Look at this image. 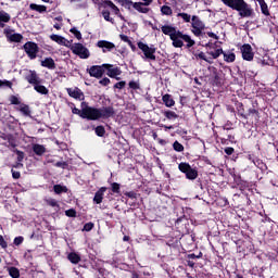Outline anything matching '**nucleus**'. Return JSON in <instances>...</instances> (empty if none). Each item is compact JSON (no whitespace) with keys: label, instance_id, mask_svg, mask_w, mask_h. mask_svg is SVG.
I'll return each mask as SVG.
<instances>
[{"label":"nucleus","instance_id":"nucleus-1","mask_svg":"<svg viewBox=\"0 0 278 278\" xmlns=\"http://www.w3.org/2000/svg\"><path fill=\"white\" fill-rule=\"evenodd\" d=\"M173 40V46L176 48L184 47V41L187 42V47H194V40L190 38L188 35H184L181 31L178 30V33L170 38Z\"/></svg>","mask_w":278,"mask_h":278},{"label":"nucleus","instance_id":"nucleus-2","mask_svg":"<svg viewBox=\"0 0 278 278\" xmlns=\"http://www.w3.org/2000/svg\"><path fill=\"white\" fill-rule=\"evenodd\" d=\"M80 118H87L88 121H99L101 118L99 109L91 106H85L81 109Z\"/></svg>","mask_w":278,"mask_h":278},{"label":"nucleus","instance_id":"nucleus-3","mask_svg":"<svg viewBox=\"0 0 278 278\" xmlns=\"http://www.w3.org/2000/svg\"><path fill=\"white\" fill-rule=\"evenodd\" d=\"M71 50L74 55H78V58L81 60H88L90 58V50H88V48L81 43L72 45Z\"/></svg>","mask_w":278,"mask_h":278},{"label":"nucleus","instance_id":"nucleus-4","mask_svg":"<svg viewBox=\"0 0 278 278\" xmlns=\"http://www.w3.org/2000/svg\"><path fill=\"white\" fill-rule=\"evenodd\" d=\"M178 168L181 173H185L187 179L193 180L199 177V173L197 172V169L192 168L188 163H180L178 165Z\"/></svg>","mask_w":278,"mask_h":278},{"label":"nucleus","instance_id":"nucleus-5","mask_svg":"<svg viewBox=\"0 0 278 278\" xmlns=\"http://www.w3.org/2000/svg\"><path fill=\"white\" fill-rule=\"evenodd\" d=\"M137 45L139 49L142 50L146 60H152L153 62H155V48L149 47V45L142 41H139Z\"/></svg>","mask_w":278,"mask_h":278},{"label":"nucleus","instance_id":"nucleus-6","mask_svg":"<svg viewBox=\"0 0 278 278\" xmlns=\"http://www.w3.org/2000/svg\"><path fill=\"white\" fill-rule=\"evenodd\" d=\"M235 10L239 12V16H241V18H249L253 16V9L244 0Z\"/></svg>","mask_w":278,"mask_h":278},{"label":"nucleus","instance_id":"nucleus-7","mask_svg":"<svg viewBox=\"0 0 278 278\" xmlns=\"http://www.w3.org/2000/svg\"><path fill=\"white\" fill-rule=\"evenodd\" d=\"M203 29H205V24H203L201 22V20H199L197 17V15L192 16V33L194 34V36H201V34H203Z\"/></svg>","mask_w":278,"mask_h":278},{"label":"nucleus","instance_id":"nucleus-8","mask_svg":"<svg viewBox=\"0 0 278 278\" xmlns=\"http://www.w3.org/2000/svg\"><path fill=\"white\" fill-rule=\"evenodd\" d=\"M24 50L27 53L28 58H30V60H36V55L38 53V45L28 41L24 45Z\"/></svg>","mask_w":278,"mask_h":278},{"label":"nucleus","instance_id":"nucleus-9","mask_svg":"<svg viewBox=\"0 0 278 278\" xmlns=\"http://www.w3.org/2000/svg\"><path fill=\"white\" fill-rule=\"evenodd\" d=\"M104 73H105V66L103 65H92L89 68V75L91 77H96V79H101Z\"/></svg>","mask_w":278,"mask_h":278},{"label":"nucleus","instance_id":"nucleus-10","mask_svg":"<svg viewBox=\"0 0 278 278\" xmlns=\"http://www.w3.org/2000/svg\"><path fill=\"white\" fill-rule=\"evenodd\" d=\"M97 47H99V49H102L103 53H108L110 51H114V49H116V45H114L111 41L108 40H99L97 42Z\"/></svg>","mask_w":278,"mask_h":278},{"label":"nucleus","instance_id":"nucleus-11","mask_svg":"<svg viewBox=\"0 0 278 278\" xmlns=\"http://www.w3.org/2000/svg\"><path fill=\"white\" fill-rule=\"evenodd\" d=\"M241 53L243 60H247L248 62H251L253 60V48H251V45L245 43L241 47Z\"/></svg>","mask_w":278,"mask_h":278},{"label":"nucleus","instance_id":"nucleus-12","mask_svg":"<svg viewBox=\"0 0 278 278\" xmlns=\"http://www.w3.org/2000/svg\"><path fill=\"white\" fill-rule=\"evenodd\" d=\"M26 80L28 81V84H31L33 86L37 84H42V80H40V77H38L36 71H29L26 75Z\"/></svg>","mask_w":278,"mask_h":278},{"label":"nucleus","instance_id":"nucleus-13","mask_svg":"<svg viewBox=\"0 0 278 278\" xmlns=\"http://www.w3.org/2000/svg\"><path fill=\"white\" fill-rule=\"evenodd\" d=\"M67 93L73 99H78L79 101H84V92H81V89L75 87V88H67Z\"/></svg>","mask_w":278,"mask_h":278},{"label":"nucleus","instance_id":"nucleus-14","mask_svg":"<svg viewBox=\"0 0 278 278\" xmlns=\"http://www.w3.org/2000/svg\"><path fill=\"white\" fill-rule=\"evenodd\" d=\"M5 36L11 42H21V40H23V35L14 33L13 30H5Z\"/></svg>","mask_w":278,"mask_h":278},{"label":"nucleus","instance_id":"nucleus-15","mask_svg":"<svg viewBox=\"0 0 278 278\" xmlns=\"http://www.w3.org/2000/svg\"><path fill=\"white\" fill-rule=\"evenodd\" d=\"M100 111V118H111V116L114 115V108L112 106H105L102 109H99Z\"/></svg>","mask_w":278,"mask_h":278},{"label":"nucleus","instance_id":"nucleus-16","mask_svg":"<svg viewBox=\"0 0 278 278\" xmlns=\"http://www.w3.org/2000/svg\"><path fill=\"white\" fill-rule=\"evenodd\" d=\"M106 190L108 188L105 187L100 188L94 194L93 203H97V205L103 203V195L105 194Z\"/></svg>","mask_w":278,"mask_h":278},{"label":"nucleus","instance_id":"nucleus-17","mask_svg":"<svg viewBox=\"0 0 278 278\" xmlns=\"http://www.w3.org/2000/svg\"><path fill=\"white\" fill-rule=\"evenodd\" d=\"M162 31L165 34V36H169V38L174 37L179 30L175 29L173 26H162Z\"/></svg>","mask_w":278,"mask_h":278},{"label":"nucleus","instance_id":"nucleus-18","mask_svg":"<svg viewBox=\"0 0 278 278\" xmlns=\"http://www.w3.org/2000/svg\"><path fill=\"white\" fill-rule=\"evenodd\" d=\"M103 66L108 68L109 77H118V75H121V70L118 67L112 68V65L110 64H103Z\"/></svg>","mask_w":278,"mask_h":278},{"label":"nucleus","instance_id":"nucleus-19","mask_svg":"<svg viewBox=\"0 0 278 278\" xmlns=\"http://www.w3.org/2000/svg\"><path fill=\"white\" fill-rule=\"evenodd\" d=\"M242 1L243 0H222L224 5H227V8H231V10H236Z\"/></svg>","mask_w":278,"mask_h":278},{"label":"nucleus","instance_id":"nucleus-20","mask_svg":"<svg viewBox=\"0 0 278 278\" xmlns=\"http://www.w3.org/2000/svg\"><path fill=\"white\" fill-rule=\"evenodd\" d=\"M242 1L243 0H222L224 5H227V8H231V10H236Z\"/></svg>","mask_w":278,"mask_h":278},{"label":"nucleus","instance_id":"nucleus-21","mask_svg":"<svg viewBox=\"0 0 278 278\" xmlns=\"http://www.w3.org/2000/svg\"><path fill=\"white\" fill-rule=\"evenodd\" d=\"M10 15L5 11H0V27H5V23H10Z\"/></svg>","mask_w":278,"mask_h":278},{"label":"nucleus","instance_id":"nucleus-22","mask_svg":"<svg viewBox=\"0 0 278 278\" xmlns=\"http://www.w3.org/2000/svg\"><path fill=\"white\" fill-rule=\"evenodd\" d=\"M41 66H45V68L53 70L55 68V61L51 58H47L41 62Z\"/></svg>","mask_w":278,"mask_h":278},{"label":"nucleus","instance_id":"nucleus-23","mask_svg":"<svg viewBox=\"0 0 278 278\" xmlns=\"http://www.w3.org/2000/svg\"><path fill=\"white\" fill-rule=\"evenodd\" d=\"M195 60H203L204 62H207V64H214V61L212 58H207L204 52H199L194 54Z\"/></svg>","mask_w":278,"mask_h":278},{"label":"nucleus","instance_id":"nucleus-24","mask_svg":"<svg viewBox=\"0 0 278 278\" xmlns=\"http://www.w3.org/2000/svg\"><path fill=\"white\" fill-rule=\"evenodd\" d=\"M67 258L70 260V262L72 264H79V262H81V256H79V254L72 252L67 255Z\"/></svg>","mask_w":278,"mask_h":278},{"label":"nucleus","instance_id":"nucleus-25","mask_svg":"<svg viewBox=\"0 0 278 278\" xmlns=\"http://www.w3.org/2000/svg\"><path fill=\"white\" fill-rule=\"evenodd\" d=\"M143 5L144 3L142 2H135L134 9L137 10V12H140L141 14H147L149 12V9L144 8Z\"/></svg>","mask_w":278,"mask_h":278},{"label":"nucleus","instance_id":"nucleus-26","mask_svg":"<svg viewBox=\"0 0 278 278\" xmlns=\"http://www.w3.org/2000/svg\"><path fill=\"white\" fill-rule=\"evenodd\" d=\"M116 1L117 3H119V5H122L126 10H131V8H134V3H136L131 0H116Z\"/></svg>","mask_w":278,"mask_h":278},{"label":"nucleus","instance_id":"nucleus-27","mask_svg":"<svg viewBox=\"0 0 278 278\" xmlns=\"http://www.w3.org/2000/svg\"><path fill=\"white\" fill-rule=\"evenodd\" d=\"M258 5H261L262 14L265 16H270V12L268 11V4H266V1L258 0Z\"/></svg>","mask_w":278,"mask_h":278},{"label":"nucleus","instance_id":"nucleus-28","mask_svg":"<svg viewBox=\"0 0 278 278\" xmlns=\"http://www.w3.org/2000/svg\"><path fill=\"white\" fill-rule=\"evenodd\" d=\"M162 101L165 103L166 108H173V105H175V100L170 98V94L163 96Z\"/></svg>","mask_w":278,"mask_h":278},{"label":"nucleus","instance_id":"nucleus-29","mask_svg":"<svg viewBox=\"0 0 278 278\" xmlns=\"http://www.w3.org/2000/svg\"><path fill=\"white\" fill-rule=\"evenodd\" d=\"M33 151L36 153V155H45L47 149H45V146L42 144H35L33 147Z\"/></svg>","mask_w":278,"mask_h":278},{"label":"nucleus","instance_id":"nucleus-30","mask_svg":"<svg viewBox=\"0 0 278 278\" xmlns=\"http://www.w3.org/2000/svg\"><path fill=\"white\" fill-rule=\"evenodd\" d=\"M50 38L58 45H66V38L60 35H51Z\"/></svg>","mask_w":278,"mask_h":278},{"label":"nucleus","instance_id":"nucleus-31","mask_svg":"<svg viewBox=\"0 0 278 278\" xmlns=\"http://www.w3.org/2000/svg\"><path fill=\"white\" fill-rule=\"evenodd\" d=\"M30 10H35V12H39L40 14H42V12H47V7L31 3L30 4Z\"/></svg>","mask_w":278,"mask_h":278},{"label":"nucleus","instance_id":"nucleus-32","mask_svg":"<svg viewBox=\"0 0 278 278\" xmlns=\"http://www.w3.org/2000/svg\"><path fill=\"white\" fill-rule=\"evenodd\" d=\"M34 88H35L36 92H39V94H49V89H47V87H45L40 84L35 85Z\"/></svg>","mask_w":278,"mask_h":278},{"label":"nucleus","instance_id":"nucleus-33","mask_svg":"<svg viewBox=\"0 0 278 278\" xmlns=\"http://www.w3.org/2000/svg\"><path fill=\"white\" fill-rule=\"evenodd\" d=\"M222 53H223V49H217L215 51H207V54L212 56L211 60H216L220 58Z\"/></svg>","mask_w":278,"mask_h":278},{"label":"nucleus","instance_id":"nucleus-34","mask_svg":"<svg viewBox=\"0 0 278 278\" xmlns=\"http://www.w3.org/2000/svg\"><path fill=\"white\" fill-rule=\"evenodd\" d=\"M9 275L12 278H18V277H21V271L16 267H10L9 268Z\"/></svg>","mask_w":278,"mask_h":278},{"label":"nucleus","instance_id":"nucleus-35","mask_svg":"<svg viewBox=\"0 0 278 278\" xmlns=\"http://www.w3.org/2000/svg\"><path fill=\"white\" fill-rule=\"evenodd\" d=\"M20 112H22L24 116H29L31 114V111L29 110V105L27 104L20 105Z\"/></svg>","mask_w":278,"mask_h":278},{"label":"nucleus","instance_id":"nucleus-36","mask_svg":"<svg viewBox=\"0 0 278 278\" xmlns=\"http://www.w3.org/2000/svg\"><path fill=\"white\" fill-rule=\"evenodd\" d=\"M53 190L55 194H62V192H68V189L66 187H63L62 185H54Z\"/></svg>","mask_w":278,"mask_h":278},{"label":"nucleus","instance_id":"nucleus-37","mask_svg":"<svg viewBox=\"0 0 278 278\" xmlns=\"http://www.w3.org/2000/svg\"><path fill=\"white\" fill-rule=\"evenodd\" d=\"M161 12L162 14H164L165 16H170L173 14V9H170V7L168 5H163L161 8Z\"/></svg>","mask_w":278,"mask_h":278},{"label":"nucleus","instance_id":"nucleus-38","mask_svg":"<svg viewBox=\"0 0 278 278\" xmlns=\"http://www.w3.org/2000/svg\"><path fill=\"white\" fill-rule=\"evenodd\" d=\"M224 60L225 62H235L236 61V54L233 53H224Z\"/></svg>","mask_w":278,"mask_h":278},{"label":"nucleus","instance_id":"nucleus-39","mask_svg":"<svg viewBox=\"0 0 278 278\" xmlns=\"http://www.w3.org/2000/svg\"><path fill=\"white\" fill-rule=\"evenodd\" d=\"M96 134H97V136L102 138V136H105V128L103 126H97Z\"/></svg>","mask_w":278,"mask_h":278},{"label":"nucleus","instance_id":"nucleus-40","mask_svg":"<svg viewBox=\"0 0 278 278\" xmlns=\"http://www.w3.org/2000/svg\"><path fill=\"white\" fill-rule=\"evenodd\" d=\"M177 16H180V18L185 22V23H190V14L188 13H178Z\"/></svg>","mask_w":278,"mask_h":278},{"label":"nucleus","instance_id":"nucleus-41","mask_svg":"<svg viewBox=\"0 0 278 278\" xmlns=\"http://www.w3.org/2000/svg\"><path fill=\"white\" fill-rule=\"evenodd\" d=\"M164 116H166L169 121H173V118H177V113L173 111H166L164 113Z\"/></svg>","mask_w":278,"mask_h":278},{"label":"nucleus","instance_id":"nucleus-42","mask_svg":"<svg viewBox=\"0 0 278 278\" xmlns=\"http://www.w3.org/2000/svg\"><path fill=\"white\" fill-rule=\"evenodd\" d=\"M129 88H131L132 90H140V83L138 81H134L131 80L129 84H128Z\"/></svg>","mask_w":278,"mask_h":278},{"label":"nucleus","instance_id":"nucleus-43","mask_svg":"<svg viewBox=\"0 0 278 278\" xmlns=\"http://www.w3.org/2000/svg\"><path fill=\"white\" fill-rule=\"evenodd\" d=\"M71 34H74L75 38H77V40H81V33L79 30H77V28H71Z\"/></svg>","mask_w":278,"mask_h":278},{"label":"nucleus","instance_id":"nucleus-44","mask_svg":"<svg viewBox=\"0 0 278 278\" xmlns=\"http://www.w3.org/2000/svg\"><path fill=\"white\" fill-rule=\"evenodd\" d=\"M47 205H50V207H58V201L55 199H48L46 200Z\"/></svg>","mask_w":278,"mask_h":278},{"label":"nucleus","instance_id":"nucleus-45","mask_svg":"<svg viewBox=\"0 0 278 278\" xmlns=\"http://www.w3.org/2000/svg\"><path fill=\"white\" fill-rule=\"evenodd\" d=\"M174 149L178 152L184 151V146L181 143H179V141H175L173 144Z\"/></svg>","mask_w":278,"mask_h":278},{"label":"nucleus","instance_id":"nucleus-46","mask_svg":"<svg viewBox=\"0 0 278 278\" xmlns=\"http://www.w3.org/2000/svg\"><path fill=\"white\" fill-rule=\"evenodd\" d=\"M111 186H112V192H116V193L121 192V185L119 184L113 182Z\"/></svg>","mask_w":278,"mask_h":278},{"label":"nucleus","instance_id":"nucleus-47","mask_svg":"<svg viewBox=\"0 0 278 278\" xmlns=\"http://www.w3.org/2000/svg\"><path fill=\"white\" fill-rule=\"evenodd\" d=\"M108 5H109V8H112V10L115 12V14H118V12H121V10H118V7H116V4H114V2L109 1Z\"/></svg>","mask_w":278,"mask_h":278},{"label":"nucleus","instance_id":"nucleus-48","mask_svg":"<svg viewBox=\"0 0 278 278\" xmlns=\"http://www.w3.org/2000/svg\"><path fill=\"white\" fill-rule=\"evenodd\" d=\"M102 15L105 21H109V23H112V18L110 17V11H103Z\"/></svg>","mask_w":278,"mask_h":278},{"label":"nucleus","instance_id":"nucleus-49","mask_svg":"<svg viewBox=\"0 0 278 278\" xmlns=\"http://www.w3.org/2000/svg\"><path fill=\"white\" fill-rule=\"evenodd\" d=\"M126 84H127V83H125V81L116 83V84L114 85V88H117L118 90H123V88H125Z\"/></svg>","mask_w":278,"mask_h":278},{"label":"nucleus","instance_id":"nucleus-50","mask_svg":"<svg viewBox=\"0 0 278 278\" xmlns=\"http://www.w3.org/2000/svg\"><path fill=\"white\" fill-rule=\"evenodd\" d=\"M94 227V224L92 223H87L85 226H84V230L85 231H92V228Z\"/></svg>","mask_w":278,"mask_h":278},{"label":"nucleus","instance_id":"nucleus-51","mask_svg":"<svg viewBox=\"0 0 278 278\" xmlns=\"http://www.w3.org/2000/svg\"><path fill=\"white\" fill-rule=\"evenodd\" d=\"M66 216H70L71 218H74L76 216L77 212L75 210L71 208L65 212Z\"/></svg>","mask_w":278,"mask_h":278},{"label":"nucleus","instance_id":"nucleus-52","mask_svg":"<svg viewBox=\"0 0 278 278\" xmlns=\"http://www.w3.org/2000/svg\"><path fill=\"white\" fill-rule=\"evenodd\" d=\"M121 40L123 42H127V45H131V41L129 40V37L127 35H119Z\"/></svg>","mask_w":278,"mask_h":278},{"label":"nucleus","instance_id":"nucleus-53","mask_svg":"<svg viewBox=\"0 0 278 278\" xmlns=\"http://www.w3.org/2000/svg\"><path fill=\"white\" fill-rule=\"evenodd\" d=\"M0 247H2V249L8 248V242H5V240L3 239V236L1 235H0Z\"/></svg>","mask_w":278,"mask_h":278},{"label":"nucleus","instance_id":"nucleus-54","mask_svg":"<svg viewBox=\"0 0 278 278\" xmlns=\"http://www.w3.org/2000/svg\"><path fill=\"white\" fill-rule=\"evenodd\" d=\"M55 166L58 168H66L67 164H66V162H56Z\"/></svg>","mask_w":278,"mask_h":278},{"label":"nucleus","instance_id":"nucleus-55","mask_svg":"<svg viewBox=\"0 0 278 278\" xmlns=\"http://www.w3.org/2000/svg\"><path fill=\"white\" fill-rule=\"evenodd\" d=\"M11 103L12 105H18L21 103V101H18V98L16 97H11Z\"/></svg>","mask_w":278,"mask_h":278},{"label":"nucleus","instance_id":"nucleus-56","mask_svg":"<svg viewBox=\"0 0 278 278\" xmlns=\"http://www.w3.org/2000/svg\"><path fill=\"white\" fill-rule=\"evenodd\" d=\"M14 244H16V247H18V244H23V237H16L14 239Z\"/></svg>","mask_w":278,"mask_h":278},{"label":"nucleus","instance_id":"nucleus-57","mask_svg":"<svg viewBox=\"0 0 278 278\" xmlns=\"http://www.w3.org/2000/svg\"><path fill=\"white\" fill-rule=\"evenodd\" d=\"M99 84H101V86H108L110 84V78H103L99 81Z\"/></svg>","mask_w":278,"mask_h":278},{"label":"nucleus","instance_id":"nucleus-58","mask_svg":"<svg viewBox=\"0 0 278 278\" xmlns=\"http://www.w3.org/2000/svg\"><path fill=\"white\" fill-rule=\"evenodd\" d=\"M225 154L226 155H232V153H233V148H230V147H228V148H225Z\"/></svg>","mask_w":278,"mask_h":278},{"label":"nucleus","instance_id":"nucleus-59","mask_svg":"<svg viewBox=\"0 0 278 278\" xmlns=\"http://www.w3.org/2000/svg\"><path fill=\"white\" fill-rule=\"evenodd\" d=\"M12 177L13 179H21V173L12 170Z\"/></svg>","mask_w":278,"mask_h":278},{"label":"nucleus","instance_id":"nucleus-60","mask_svg":"<svg viewBox=\"0 0 278 278\" xmlns=\"http://www.w3.org/2000/svg\"><path fill=\"white\" fill-rule=\"evenodd\" d=\"M125 195L128 197L129 199H136V193L134 191L126 192Z\"/></svg>","mask_w":278,"mask_h":278},{"label":"nucleus","instance_id":"nucleus-61","mask_svg":"<svg viewBox=\"0 0 278 278\" xmlns=\"http://www.w3.org/2000/svg\"><path fill=\"white\" fill-rule=\"evenodd\" d=\"M72 112H73V114H77L78 116L81 117V110H79V109H77V108H74V109L72 110Z\"/></svg>","mask_w":278,"mask_h":278},{"label":"nucleus","instance_id":"nucleus-62","mask_svg":"<svg viewBox=\"0 0 278 278\" xmlns=\"http://www.w3.org/2000/svg\"><path fill=\"white\" fill-rule=\"evenodd\" d=\"M143 5L149 7L151 3H153V0H142Z\"/></svg>","mask_w":278,"mask_h":278},{"label":"nucleus","instance_id":"nucleus-63","mask_svg":"<svg viewBox=\"0 0 278 278\" xmlns=\"http://www.w3.org/2000/svg\"><path fill=\"white\" fill-rule=\"evenodd\" d=\"M207 36L210 38H215V40H218V36H216V34H214V33H207Z\"/></svg>","mask_w":278,"mask_h":278},{"label":"nucleus","instance_id":"nucleus-64","mask_svg":"<svg viewBox=\"0 0 278 278\" xmlns=\"http://www.w3.org/2000/svg\"><path fill=\"white\" fill-rule=\"evenodd\" d=\"M17 155H18L17 157L18 162H23V152L17 151Z\"/></svg>","mask_w":278,"mask_h":278}]
</instances>
